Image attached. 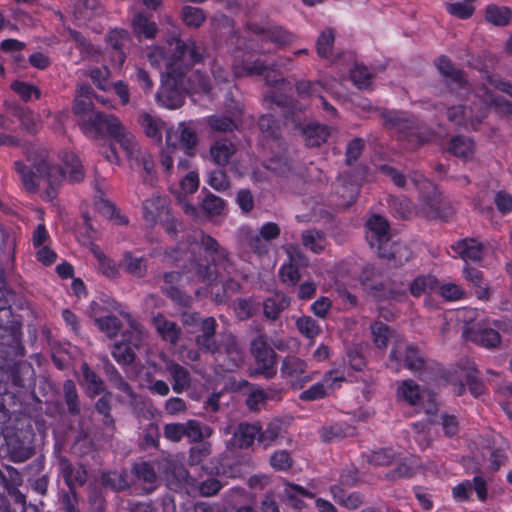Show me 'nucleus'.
I'll use <instances>...</instances> for the list:
<instances>
[{
    "label": "nucleus",
    "instance_id": "obj_1",
    "mask_svg": "<svg viewBox=\"0 0 512 512\" xmlns=\"http://www.w3.org/2000/svg\"><path fill=\"white\" fill-rule=\"evenodd\" d=\"M169 46L167 53L162 49L155 52L162 57L167 77L166 82L157 91L156 100L162 107L177 109L184 104L186 97L181 84V71L192 69L195 64L200 63L203 51L192 39L173 38Z\"/></svg>",
    "mask_w": 512,
    "mask_h": 512
},
{
    "label": "nucleus",
    "instance_id": "obj_2",
    "mask_svg": "<svg viewBox=\"0 0 512 512\" xmlns=\"http://www.w3.org/2000/svg\"><path fill=\"white\" fill-rule=\"evenodd\" d=\"M190 250L193 255L191 263V276L188 278L197 282L208 283L216 281L219 277L218 269L227 273L233 270V261L227 248L211 235L199 231L195 239L190 243Z\"/></svg>",
    "mask_w": 512,
    "mask_h": 512
},
{
    "label": "nucleus",
    "instance_id": "obj_3",
    "mask_svg": "<svg viewBox=\"0 0 512 512\" xmlns=\"http://www.w3.org/2000/svg\"><path fill=\"white\" fill-rule=\"evenodd\" d=\"M266 99L282 108V116L286 125L302 136L304 143L309 148L320 147L326 143L331 135V128L315 120L306 121L304 111L297 100L287 95L274 91L266 95Z\"/></svg>",
    "mask_w": 512,
    "mask_h": 512
},
{
    "label": "nucleus",
    "instance_id": "obj_4",
    "mask_svg": "<svg viewBox=\"0 0 512 512\" xmlns=\"http://www.w3.org/2000/svg\"><path fill=\"white\" fill-rule=\"evenodd\" d=\"M93 99L112 107L110 100L97 95L91 85L84 83L76 90L72 112L77 117L81 131L89 138L99 139L105 124H109L111 128L115 127L116 116L95 111Z\"/></svg>",
    "mask_w": 512,
    "mask_h": 512
},
{
    "label": "nucleus",
    "instance_id": "obj_5",
    "mask_svg": "<svg viewBox=\"0 0 512 512\" xmlns=\"http://www.w3.org/2000/svg\"><path fill=\"white\" fill-rule=\"evenodd\" d=\"M13 167L27 193L34 194L43 185L45 187L42 194L43 200L53 201L57 197L62 181L60 166L51 164L46 159H38L32 166L17 160Z\"/></svg>",
    "mask_w": 512,
    "mask_h": 512
},
{
    "label": "nucleus",
    "instance_id": "obj_6",
    "mask_svg": "<svg viewBox=\"0 0 512 512\" xmlns=\"http://www.w3.org/2000/svg\"><path fill=\"white\" fill-rule=\"evenodd\" d=\"M381 117L385 127L398 140L406 141L412 147H420L430 139L429 129L412 114L397 110H384Z\"/></svg>",
    "mask_w": 512,
    "mask_h": 512
},
{
    "label": "nucleus",
    "instance_id": "obj_7",
    "mask_svg": "<svg viewBox=\"0 0 512 512\" xmlns=\"http://www.w3.org/2000/svg\"><path fill=\"white\" fill-rule=\"evenodd\" d=\"M247 29L251 32L256 40L260 43L259 52L261 54L271 53L273 50L270 46L273 45L275 49H281L294 42L295 35L279 25H262L256 22H248Z\"/></svg>",
    "mask_w": 512,
    "mask_h": 512
},
{
    "label": "nucleus",
    "instance_id": "obj_8",
    "mask_svg": "<svg viewBox=\"0 0 512 512\" xmlns=\"http://www.w3.org/2000/svg\"><path fill=\"white\" fill-rule=\"evenodd\" d=\"M280 373L292 390L303 389L314 377L307 361L296 355H287L282 359Z\"/></svg>",
    "mask_w": 512,
    "mask_h": 512
},
{
    "label": "nucleus",
    "instance_id": "obj_9",
    "mask_svg": "<svg viewBox=\"0 0 512 512\" xmlns=\"http://www.w3.org/2000/svg\"><path fill=\"white\" fill-rule=\"evenodd\" d=\"M447 119L458 129L478 131L488 115V107L481 106L476 111L465 105H454L447 109Z\"/></svg>",
    "mask_w": 512,
    "mask_h": 512
},
{
    "label": "nucleus",
    "instance_id": "obj_10",
    "mask_svg": "<svg viewBox=\"0 0 512 512\" xmlns=\"http://www.w3.org/2000/svg\"><path fill=\"white\" fill-rule=\"evenodd\" d=\"M9 291L4 281H0V329L8 334L9 339L1 344L19 347L21 346V323L15 320L12 307L8 299Z\"/></svg>",
    "mask_w": 512,
    "mask_h": 512
},
{
    "label": "nucleus",
    "instance_id": "obj_11",
    "mask_svg": "<svg viewBox=\"0 0 512 512\" xmlns=\"http://www.w3.org/2000/svg\"><path fill=\"white\" fill-rule=\"evenodd\" d=\"M365 238L378 256H387L386 247L391 243L390 225L385 217L373 214L365 223Z\"/></svg>",
    "mask_w": 512,
    "mask_h": 512
},
{
    "label": "nucleus",
    "instance_id": "obj_12",
    "mask_svg": "<svg viewBox=\"0 0 512 512\" xmlns=\"http://www.w3.org/2000/svg\"><path fill=\"white\" fill-rule=\"evenodd\" d=\"M251 353L253 354L256 362L255 372L267 379L273 378L277 373V354L268 345L264 335H259L252 340Z\"/></svg>",
    "mask_w": 512,
    "mask_h": 512
},
{
    "label": "nucleus",
    "instance_id": "obj_13",
    "mask_svg": "<svg viewBox=\"0 0 512 512\" xmlns=\"http://www.w3.org/2000/svg\"><path fill=\"white\" fill-rule=\"evenodd\" d=\"M232 71L235 78L265 76L269 85L279 82L280 78L276 77L275 71L270 69L265 61L252 57L245 58L241 61H235L232 64Z\"/></svg>",
    "mask_w": 512,
    "mask_h": 512
},
{
    "label": "nucleus",
    "instance_id": "obj_14",
    "mask_svg": "<svg viewBox=\"0 0 512 512\" xmlns=\"http://www.w3.org/2000/svg\"><path fill=\"white\" fill-rule=\"evenodd\" d=\"M130 33L125 29H113L106 37V50L111 65L121 68L126 61V49L130 43Z\"/></svg>",
    "mask_w": 512,
    "mask_h": 512
},
{
    "label": "nucleus",
    "instance_id": "obj_15",
    "mask_svg": "<svg viewBox=\"0 0 512 512\" xmlns=\"http://www.w3.org/2000/svg\"><path fill=\"white\" fill-rule=\"evenodd\" d=\"M345 381L344 371L339 369H332L327 371L322 382H318L310 386L308 389L302 391L299 395L301 401H316L323 399L327 396L326 387L336 389L340 384Z\"/></svg>",
    "mask_w": 512,
    "mask_h": 512
},
{
    "label": "nucleus",
    "instance_id": "obj_16",
    "mask_svg": "<svg viewBox=\"0 0 512 512\" xmlns=\"http://www.w3.org/2000/svg\"><path fill=\"white\" fill-rule=\"evenodd\" d=\"M109 136L114 139L125 152L130 163L137 157L138 153H142V150L135 139V137L124 130L120 120L116 117L115 127H110L109 124L103 126L100 138L103 136Z\"/></svg>",
    "mask_w": 512,
    "mask_h": 512
},
{
    "label": "nucleus",
    "instance_id": "obj_17",
    "mask_svg": "<svg viewBox=\"0 0 512 512\" xmlns=\"http://www.w3.org/2000/svg\"><path fill=\"white\" fill-rule=\"evenodd\" d=\"M434 65L440 75L445 79L447 88L452 89V84L460 90H467L469 88L467 74L463 70L456 68L452 60L447 55H440L437 57L434 60Z\"/></svg>",
    "mask_w": 512,
    "mask_h": 512
},
{
    "label": "nucleus",
    "instance_id": "obj_18",
    "mask_svg": "<svg viewBox=\"0 0 512 512\" xmlns=\"http://www.w3.org/2000/svg\"><path fill=\"white\" fill-rule=\"evenodd\" d=\"M191 69H185L181 75L182 89L186 96H189L192 101L196 102L194 98L196 95L208 96L211 92L212 86L210 79L200 72H190Z\"/></svg>",
    "mask_w": 512,
    "mask_h": 512
},
{
    "label": "nucleus",
    "instance_id": "obj_19",
    "mask_svg": "<svg viewBox=\"0 0 512 512\" xmlns=\"http://www.w3.org/2000/svg\"><path fill=\"white\" fill-rule=\"evenodd\" d=\"M184 272L170 271L163 274L164 285L161 286L162 293L181 307H189L192 303V297L183 292L179 283Z\"/></svg>",
    "mask_w": 512,
    "mask_h": 512
},
{
    "label": "nucleus",
    "instance_id": "obj_20",
    "mask_svg": "<svg viewBox=\"0 0 512 512\" xmlns=\"http://www.w3.org/2000/svg\"><path fill=\"white\" fill-rule=\"evenodd\" d=\"M464 335L471 342L489 350L499 347L502 342V337L497 330L481 324L467 328Z\"/></svg>",
    "mask_w": 512,
    "mask_h": 512
},
{
    "label": "nucleus",
    "instance_id": "obj_21",
    "mask_svg": "<svg viewBox=\"0 0 512 512\" xmlns=\"http://www.w3.org/2000/svg\"><path fill=\"white\" fill-rule=\"evenodd\" d=\"M58 468L68 490L76 491V487L83 486L87 481V470L81 465H73L65 456L58 458Z\"/></svg>",
    "mask_w": 512,
    "mask_h": 512
},
{
    "label": "nucleus",
    "instance_id": "obj_22",
    "mask_svg": "<svg viewBox=\"0 0 512 512\" xmlns=\"http://www.w3.org/2000/svg\"><path fill=\"white\" fill-rule=\"evenodd\" d=\"M139 335L124 334L120 342L114 344L111 354L119 365H129L135 360V350L140 345Z\"/></svg>",
    "mask_w": 512,
    "mask_h": 512
},
{
    "label": "nucleus",
    "instance_id": "obj_23",
    "mask_svg": "<svg viewBox=\"0 0 512 512\" xmlns=\"http://www.w3.org/2000/svg\"><path fill=\"white\" fill-rule=\"evenodd\" d=\"M169 198L165 195H153L142 204L143 218L151 225L169 216Z\"/></svg>",
    "mask_w": 512,
    "mask_h": 512
},
{
    "label": "nucleus",
    "instance_id": "obj_24",
    "mask_svg": "<svg viewBox=\"0 0 512 512\" xmlns=\"http://www.w3.org/2000/svg\"><path fill=\"white\" fill-rule=\"evenodd\" d=\"M403 367L410 370L421 380H425V372L431 368L430 361L415 345H408L403 354Z\"/></svg>",
    "mask_w": 512,
    "mask_h": 512
},
{
    "label": "nucleus",
    "instance_id": "obj_25",
    "mask_svg": "<svg viewBox=\"0 0 512 512\" xmlns=\"http://www.w3.org/2000/svg\"><path fill=\"white\" fill-rule=\"evenodd\" d=\"M458 368L465 373L466 386L471 395L477 398L486 393L485 383L473 361L469 359L461 360L458 363Z\"/></svg>",
    "mask_w": 512,
    "mask_h": 512
},
{
    "label": "nucleus",
    "instance_id": "obj_26",
    "mask_svg": "<svg viewBox=\"0 0 512 512\" xmlns=\"http://www.w3.org/2000/svg\"><path fill=\"white\" fill-rule=\"evenodd\" d=\"M422 210L429 219H442V197L437 187L433 184L431 189H425L419 193Z\"/></svg>",
    "mask_w": 512,
    "mask_h": 512
},
{
    "label": "nucleus",
    "instance_id": "obj_27",
    "mask_svg": "<svg viewBox=\"0 0 512 512\" xmlns=\"http://www.w3.org/2000/svg\"><path fill=\"white\" fill-rule=\"evenodd\" d=\"M467 262H479L484 257V245L475 238H464L451 246Z\"/></svg>",
    "mask_w": 512,
    "mask_h": 512
},
{
    "label": "nucleus",
    "instance_id": "obj_28",
    "mask_svg": "<svg viewBox=\"0 0 512 512\" xmlns=\"http://www.w3.org/2000/svg\"><path fill=\"white\" fill-rule=\"evenodd\" d=\"M289 306L290 298L285 293L276 291L263 301V314L267 319L276 321Z\"/></svg>",
    "mask_w": 512,
    "mask_h": 512
},
{
    "label": "nucleus",
    "instance_id": "obj_29",
    "mask_svg": "<svg viewBox=\"0 0 512 512\" xmlns=\"http://www.w3.org/2000/svg\"><path fill=\"white\" fill-rule=\"evenodd\" d=\"M103 371L108 380L114 385V387L120 392L126 394L130 398H135L136 393L134 392L131 385L122 377L117 368L111 363L107 356L101 358Z\"/></svg>",
    "mask_w": 512,
    "mask_h": 512
},
{
    "label": "nucleus",
    "instance_id": "obj_30",
    "mask_svg": "<svg viewBox=\"0 0 512 512\" xmlns=\"http://www.w3.org/2000/svg\"><path fill=\"white\" fill-rule=\"evenodd\" d=\"M166 371L172 379V389L175 393L181 394L191 385V376L189 371L182 365L170 361L166 364Z\"/></svg>",
    "mask_w": 512,
    "mask_h": 512
},
{
    "label": "nucleus",
    "instance_id": "obj_31",
    "mask_svg": "<svg viewBox=\"0 0 512 512\" xmlns=\"http://www.w3.org/2000/svg\"><path fill=\"white\" fill-rule=\"evenodd\" d=\"M261 427L258 424L240 423L233 434L234 445L239 448L250 447L255 439L260 442Z\"/></svg>",
    "mask_w": 512,
    "mask_h": 512
},
{
    "label": "nucleus",
    "instance_id": "obj_32",
    "mask_svg": "<svg viewBox=\"0 0 512 512\" xmlns=\"http://www.w3.org/2000/svg\"><path fill=\"white\" fill-rule=\"evenodd\" d=\"M61 160L64 164V168H61L62 171V179L65 175H68V178L71 182H80L84 178V169L81 164L79 157L71 151H64L61 154Z\"/></svg>",
    "mask_w": 512,
    "mask_h": 512
},
{
    "label": "nucleus",
    "instance_id": "obj_33",
    "mask_svg": "<svg viewBox=\"0 0 512 512\" xmlns=\"http://www.w3.org/2000/svg\"><path fill=\"white\" fill-rule=\"evenodd\" d=\"M329 491L333 500L348 510H356L365 502L364 494L359 491L347 494V491H342L339 487H329Z\"/></svg>",
    "mask_w": 512,
    "mask_h": 512
},
{
    "label": "nucleus",
    "instance_id": "obj_34",
    "mask_svg": "<svg viewBox=\"0 0 512 512\" xmlns=\"http://www.w3.org/2000/svg\"><path fill=\"white\" fill-rule=\"evenodd\" d=\"M209 152L213 162L224 167L229 164L231 157L236 152V147L231 141L221 139L211 145Z\"/></svg>",
    "mask_w": 512,
    "mask_h": 512
},
{
    "label": "nucleus",
    "instance_id": "obj_35",
    "mask_svg": "<svg viewBox=\"0 0 512 512\" xmlns=\"http://www.w3.org/2000/svg\"><path fill=\"white\" fill-rule=\"evenodd\" d=\"M257 126L266 140L278 142L281 139L280 121L271 114L261 115L257 121Z\"/></svg>",
    "mask_w": 512,
    "mask_h": 512
},
{
    "label": "nucleus",
    "instance_id": "obj_36",
    "mask_svg": "<svg viewBox=\"0 0 512 512\" xmlns=\"http://www.w3.org/2000/svg\"><path fill=\"white\" fill-rule=\"evenodd\" d=\"M155 328L161 338L171 344H176L181 330L174 321L166 319L163 315H158L153 319Z\"/></svg>",
    "mask_w": 512,
    "mask_h": 512
},
{
    "label": "nucleus",
    "instance_id": "obj_37",
    "mask_svg": "<svg viewBox=\"0 0 512 512\" xmlns=\"http://www.w3.org/2000/svg\"><path fill=\"white\" fill-rule=\"evenodd\" d=\"M120 266L127 274L135 278H143L147 273L146 259L144 257H135L130 251H126L123 254Z\"/></svg>",
    "mask_w": 512,
    "mask_h": 512
},
{
    "label": "nucleus",
    "instance_id": "obj_38",
    "mask_svg": "<svg viewBox=\"0 0 512 512\" xmlns=\"http://www.w3.org/2000/svg\"><path fill=\"white\" fill-rule=\"evenodd\" d=\"M295 90L301 98H320L324 91H328L327 82L324 80L311 81L299 80L295 83Z\"/></svg>",
    "mask_w": 512,
    "mask_h": 512
},
{
    "label": "nucleus",
    "instance_id": "obj_39",
    "mask_svg": "<svg viewBox=\"0 0 512 512\" xmlns=\"http://www.w3.org/2000/svg\"><path fill=\"white\" fill-rule=\"evenodd\" d=\"M463 277L473 287L478 289L476 291L478 298L488 299L489 287L484 282V274L481 270L466 263L463 269Z\"/></svg>",
    "mask_w": 512,
    "mask_h": 512
},
{
    "label": "nucleus",
    "instance_id": "obj_40",
    "mask_svg": "<svg viewBox=\"0 0 512 512\" xmlns=\"http://www.w3.org/2000/svg\"><path fill=\"white\" fill-rule=\"evenodd\" d=\"M132 28L139 38L153 39L158 32L156 23L150 20L144 13H136L134 15Z\"/></svg>",
    "mask_w": 512,
    "mask_h": 512
},
{
    "label": "nucleus",
    "instance_id": "obj_41",
    "mask_svg": "<svg viewBox=\"0 0 512 512\" xmlns=\"http://www.w3.org/2000/svg\"><path fill=\"white\" fill-rule=\"evenodd\" d=\"M132 168H142L144 171L143 182L145 184L153 185L156 180L155 176V164L152 155L144 150L142 153H138L137 157L130 163Z\"/></svg>",
    "mask_w": 512,
    "mask_h": 512
},
{
    "label": "nucleus",
    "instance_id": "obj_42",
    "mask_svg": "<svg viewBox=\"0 0 512 512\" xmlns=\"http://www.w3.org/2000/svg\"><path fill=\"white\" fill-rule=\"evenodd\" d=\"M387 256H378L393 262L395 266H402L412 258V251L403 243L391 242L386 247Z\"/></svg>",
    "mask_w": 512,
    "mask_h": 512
},
{
    "label": "nucleus",
    "instance_id": "obj_43",
    "mask_svg": "<svg viewBox=\"0 0 512 512\" xmlns=\"http://www.w3.org/2000/svg\"><path fill=\"white\" fill-rule=\"evenodd\" d=\"M13 115L20 121L22 128L29 134H36L39 128V119L27 107L17 105L13 108Z\"/></svg>",
    "mask_w": 512,
    "mask_h": 512
},
{
    "label": "nucleus",
    "instance_id": "obj_44",
    "mask_svg": "<svg viewBox=\"0 0 512 512\" xmlns=\"http://www.w3.org/2000/svg\"><path fill=\"white\" fill-rule=\"evenodd\" d=\"M474 143L462 135L453 136L448 143V152L456 157L466 159L473 154Z\"/></svg>",
    "mask_w": 512,
    "mask_h": 512
},
{
    "label": "nucleus",
    "instance_id": "obj_45",
    "mask_svg": "<svg viewBox=\"0 0 512 512\" xmlns=\"http://www.w3.org/2000/svg\"><path fill=\"white\" fill-rule=\"evenodd\" d=\"M178 132V140L180 146L184 149L186 155L190 157L193 156L194 150L198 145V136L195 129H193L190 125L182 122L179 124Z\"/></svg>",
    "mask_w": 512,
    "mask_h": 512
},
{
    "label": "nucleus",
    "instance_id": "obj_46",
    "mask_svg": "<svg viewBox=\"0 0 512 512\" xmlns=\"http://www.w3.org/2000/svg\"><path fill=\"white\" fill-rule=\"evenodd\" d=\"M397 396L402 398L409 405L416 406L421 400L420 386L414 380L406 379L399 385Z\"/></svg>",
    "mask_w": 512,
    "mask_h": 512
},
{
    "label": "nucleus",
    "instance_id": "obj_47",
    "mask_svg": "<svg viewBox=\"0 0 512 512\" xmlns=\"http://www.w3.org/2000/svg\"><path fill=\"white\" fill-rule=\"evenodd\" d=\"M438 286V280L431 275H419L409 285V292L413 297H421L422 295L433 291Z\"/></svg>",
    "mask_w": 512,
    "mask_h": 512
},
{
    "label": "nucleus",
    "instance_id": "obj_48",
    "mask_svg": "<svg viewBox=\"0 0 512 512\" xmlns=\"http://www.w3.org/2000/svg\"><path fill=\"white\" fill-rule=\"evenodd\" d=\"M81 372L83 380L87 386L89 396L92 397L100 395L105 389L104 382L101 377L98 376L86 362L81 365Z\"/></svg>",
    "mask_w": 512,
    "mask_h": 512
},
{
    "label": "nucleus",
    "instance_id": "obj_49",
    "mask_svg": "<svg viewBox=\"0 0 512 512\" xmlns=\"http://www.w3.org/2000/svg\"><path fill=\"white\" fill-rule=\"evenodd\" d=\"M75 18L88 21L101 9L98 0H73Z\"/></svg>",
    "mask_w": 512,
    "mask_h": 512
},
{
    "label": "nucleus",
    "instance_id": "obj_50",
    "mask_svg": "<svg viewBox=\"0 0 512 512\" xmlns=\"http://www.w3.org/2000/svg\"><path fill=\"white\" fill-rule=\"evenodd\" d=\"M352 427L345 422H336L321 430V438L324 442H334L351 435Z\"/></svg>",
    "mask_w": 512,
    "mask_h": 512
},
{
    "label": "nucleus",
    "instance_id": "obj_51",
    "mask_svg": "<svg viewBox=\"0 0 512 512\" xmlns=\"http://www.w3.org/2000/svg\"><path fill=\"white\" fill-rule=\"evenodd\" d=\"M335 42V33L332 28L323 30L316 41V51L320 58L330 59Z\"/></svg>",
    "mask_w": 512,
    "mask_h": 512
},
{
    "label": "nucleus",
    "instance_id": "obj_52",
    "mask_svg": "<svg viewBox=\"0 0 512 512\" xmlns=\"http://www.w3.org/2000/svg\"><path fill=\"white\" fill-rule=\"evenodd\" d=\"M511 16L512 12L508 7H500L495 4L486 7L485 19L496 26H506Z\"/></svg>",
    "mask_w": 512,
    "mask_h": 512
},
{
    "label": "nucleus",
    "instance_id": "obj_53",
    "mask_svg": "<svg viewBox=\"0 0 512 512\" xmlns=\"http://www.w3.org/2000/svg\"><path fill=\"white\" fill-rule=\"evenodd\" d=\"M181 19L189 28H199L206 21V14L202 8L185 5L181 9Z\"/></svg>",
    "mask_w": 512,
    "mask_h": 512
},
{
    "label": "nucleus",
    "instance_id": "obj_54",
    "mask_svg": "<svg viewBox=\"0 0 512 512\" xmlns=\"http://www.w3.org/2000/svg\"><path fill=\"white\" fill-rule=\"evenodd\" d=\"M302 244L314 253H321L325 248V234L316 229H309L302 233Z\"/></svg>",
    "mask_w": 512,
    "mask_h": 512
},
{
    "label": "nucleus",
    "instance_id": "obj_55",
    "mask_svg": "<svg viewBox=\"0 0 512 512\" xmlns=\"http://www.w3.org/2000/svg\"><path fill=\"white\" fill-rule=\"evenodd\" d=\"M474 1L475 0H457L446 3L445 8L450 15L458 19L466 20L469 19L475 11V7L473 6Z\"/></svg>",
    "mask_w": 512,
    "mask_h": 512
},
{
    "label": "nucleus",
    "instance_id": "obj_56",
    "mask_svg": "<svg viewBox=\"0 0 512 512\" xmlns=\"http://www.w3.org/2000/svg\"><path fill=\"white\" fill-rule=\"evenodd\" d=\"M185 426V437L189 442L201 443L205 437L211 435V428L208 426L202 427L197 420H188L184 423Z\"/></svg>",
    "mask_w": 512,
    "mask_h": 512
},
{
    "label": "nucleus",
    "instance_id": "obj_57",
    "mask_svg": "<svg viewBox=\"0 0 512 512\" xmlns=\"http://www.w3.org/2000/svg\"><path fill=\"white\" fill-rule=\"evenodd\" d=\"M221 347L222 354H225L229 361L227 363V369L233 370L234 368H238L243 362V356L235 339L233 337L229 338L226 343L221 344Z\"/></svg>",
    "mask_w": 512,
    "mask_h": 512
},
{
    "label": "nucleus",
    "instance_id": "obj_58",
    "mask_svg": "<svg viewBox=\"0 0 512 512\" xmlns=\"http://www.w3.org/2000/svg\"><path fill=\"white\" fill-rule=\"evenodd\" d=\"M11 90L16 93L21 100L29 102L33 97L38 100L41 97V90L34 84L25 81L15 80L11 83Z\"/></svg>",
    "mask_w": 512,
    "mask_h": 512
},
{
    "label": "nucleus",
    "instance_id": "obj_59",
    "mask_svg": "<svg viewBox=\"0 0 512 512\" xmlns=\"http://www.w3.org/2000/svg\"><path fill=\"white\" fill-rule=\"evenodd\" d=\"M102 485L115 492L124 491L129 488L127 478L117 471L105 472L101 476Z\"/></svg>",
    "mask_w": 512,
    "mask_h": 512
},
{
    "label": "nucleus",
    "instance_id": "obj_60",
    "mask_svg": "<svg viewBox=\"0 0 512 512\" xmlns=\"http://www.w3.org/2000/svg\"><path fill=\"white\" fill-rule=\"evenodd\" d=\"M139 123L141 124L147 137L153 139L156 142H160L162 140L161 123L153 116L148 113H143L139 117Z\"/></svg>",
    "mask_w": 512,
    "mask_h": 512
},
{
    "label": "nucleus",
    "instance_id": "obj_61",
    "mask_svg": "<svg viewBox=\"0 0 512 512\" xmlns=\"http://www.w3.org/2000/svg\"><path fill=\"white\" fill-rule=\"evenodd\" d=\"M201 208L210 216H219L225 209V201L211 192H206L201 201Z\"/></svg>",
    "mask_w": 512,
    "mask_h": 512
},
{
    "label": "nucleus",
    "instance_id": "obj_62",
    "mask_svg": "<svg viewBox=\"0 0 512 512\" xmlns=\"http://www.w3.org/2000/svg\"><path fill=\"white\" fill-rule=\"evenodd\" d=\"M95 324L98 329L105 333L109 338H114L118 335L122 328L121 320L115 315H107L95 319Z\"/></svg>",
    "mask_w": 512,
    "mask_h": 512
},
{
    "label": "nucleus",
    "instance_id": "obj_63",
    "mask_svg": "<svg viewBox=\"0 0 512 512\" xmlns=\"http://www.w3.org/2000/svg\"><path fill=\"white\" fill-rule=\"evenodd\" d=\"M64 399L67 405L68 412L71 415H78L80 413V402L76 386L72 380L65 381L63 385Z\"/></svg>",
    "mask_w": 512,
    "mask_h": 512
},
{
    "label": "nucleus",
    "instance_id": "obj_64",
    "mask_svg": "<svg viewBox=\"0 0 512 512\" xmlns=\"http://www.w3.org/2000/svg\"><path fill=\"white\" fill-rule=\"evenodd\" d=\"M87 76L99 90L105 92L110 90V70L108 67H94L88 71Z\"/></svg>",
    "mask_w": 512,
    "mask_h": 512
}]
</instances>
